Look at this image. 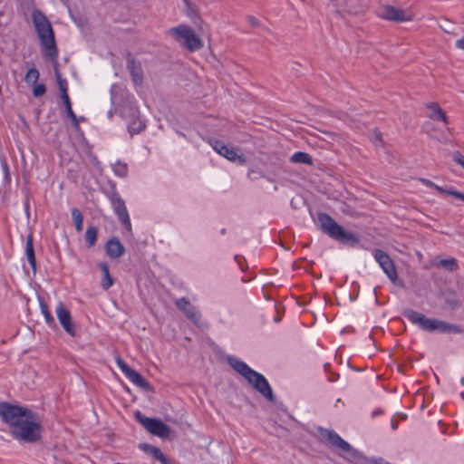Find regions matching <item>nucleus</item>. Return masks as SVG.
<instances>
[{"instance_id":"22","label":"nucleus","mask_w":464,"mask_h":464,"mask_svg":"<svg viewBox=\"0 0 464 464\" xmlns=\"http://www.w3.org/2000/svg\"><path fill=\"white\" fill-rule=\"evenodd\" d=\"M25 255L27 261L29 265L32 267V270L34 274L36 273V258H35V253L34 248V238L33 235L30 234L26 237V244H25Z\"/></svg>"},{"instance_id":"51","label":"nucleus","mask_w":464,"mask_h":464,"mask_svg":"<svg viewBox=\"0 0 464 464\" xmlns=\"http://www.w3.org/2000/svg\"><path fill=\"white\" fill-rule=\"evenodd\" d=\"M330 2H337V0H329Z\"/></svg>"},{"instance_id":"31","label":"nucleus","mask_w":464,"mask_h":464,"mask_svg":"<svg viewBox=\"0 0 464 464\" xmlns=\"http://www.w3.org/2000/svg\"><path fill=\"white\" fill-rule=\"evenodd\" d=\"M114 174L120 178H125L128 175V166L126 163L117 161L113 166Z\"/></svg>"},{"instance_id":"34","label":"nucleus","mask_w":464,"mask_h":464,"mask_svg":"<svg viewBox=\"0 0 464 464\" xmlns=\"http://www.w3.org/2000/svg\"><path fill=\"white\" fill-rule=\"evenodd\" d=\"M57 83L60 91V96L68 94L67 81L63 79L60 74L56 72Z\"/></svg>"},{"instance_id":"41","label":"nucleus","mask_w":464,"mask_h":464,"mask_svg":"<svg viewBox=\"0 0 464 464\" xmlns=\"http://www.w3.org/2000/svg\"><path fill=\"white\" fill-rule=\"evenodd\" d=\"M242 259H243V256H241L239 255L235 256V261L238 264V266L241 268V270L244 271L245 268H244L243 264L241 262Z\"/></svg>"},{"instance_id":"12","label":"nucleus","mask_w":464,"mask_h":464,"mask_svg":"<svg viewBox=\"0 0 464 464\" xmlns=\"http://www.w3.org/2000/svg\"><path fill=\"white\" fill-rule=\"evenodd\" d=\"M210 144L215 151L228 160L237 162L241 165L246 163V158L244 154L239 153V149L228 147L222 140H218L210 141Z\"/></svg>"},{"instance_id":"15","label":"nucleus","mask_w":464,"mask_h":464,"mask_svg":"<svg viewBox=\"0 0 464 464\" xmlns=\"http://www.w3.org/2000/svg\"><path fill=\"white\" fill-rule=\"evenodd\" d=\"M337 14L344 16L345 14H359L364 11L362 0H341L336 3ZM366 8V5H365Z\"/></svg>"},{"instance_id":"21","label":"nucleus","mask_w":464,"mask_h":464,"mask_svg":"<svg viewBox=\"0 0 464 464\" xmlns=\"http://www.w3.org/2000/svg\"><path fill=\"white\" fill-rule=\"evenodd\" d=\"M126 377L133 384L143 389L144 391L151 392L153 390L150 383L148 381H146L140 372L133 369L126 375Z\"/></svg>"},{"instance_id":"35","label":"nucleus","mask_w":464,"mask_h":464,"mask_svg":"<svg viewBox=\"0 0 464 464\" xmlns=\"http://www.w3.org/2000/svg\"><path fill=\"white\" fill-rule=\"evenodd\" d=\"M116 363L125 376L132 370L121 357L116 358Z\"/></svg>"},{"instance_id":"36","label":"nucleus","mask_w":464,"mask_h":464,"mask_svg":"<svg viewBox=\"0 0 464 464\" xmlns=\"http://www.w3.org/2000/svg\"><path fill=\"white\" fill-rule=\"evenodd\" d=\"M46 92V87L44 83L36 84L33 89L34 97H41Z\"/></svg>"},{"instance_id":"24","label":"nucleus","mask_w":464,"mask_h":464,"mask_svg":"<svg viewBox=\"0 0 464 464\" xmlns=\"http://www.w3.org/2000/svg\"><path fill=\"white\" fill-rule=\"evenodd\" d=\"M98 267L103 274L101 282L102 287L104 290H108L113 285V279L109 272V266L106 262H101L98 264Z\"/></svg>"},{"instance_id":"26","label":"nucleus","mask_w":464,"mask_h":464,"mask_svg":"<svg viewBox=\"0 0 464 464\" xmlns=\"http://www.w3.org/2000/svg\"><path fill=\"white\" fill-rule=\"evenodd\" d=\"M97 237H98V228L94 226L88 227L87 230L85 232V242H86V246L89 248L92 247L96 244Z\"/></svg>"},{"instance_id":"49","label":"nucleus","mask_w":464,"mask_h":464,"mask_svg":"<svg viewBox=\"0 0 464 464\" xmlns=\"http://www.w3.org/2000/svg\"><path fill=\"white\" fill-rule=\"evenodd\" d=\"M252 173H256V172H255L254 170H251V171L248 173V176H249V178H251V179H253V178L251 177V174H252Z\"/></svg>"},{"instance_id":"40","label":"nucleus","mask_w":464,"mask_h":464,"mask_svg":"<svg viewBox=\"0 0 464 464\" xmlns=\"http://www.w3.org/2000/svg\"><path fill=\"white\" fill-rule=\"evenodd\" d=\"M455 46L459 49V50H463L464 51V36L458 39L455 43Z\"/></svg>"},{"instance_id":"39","label":"nucleus","mask_w":464,"mask_h":464,"mask_svg":"<svg viewBox=\"0 0 464 464\" xmlns=\"http://www.w3.org/2000/svg\"><path fill=\"white\" fill-rule=\"evenodd\" d=\"M450 196L464 201V193L458 191V190L454 189L453 188H452L451 191H450Z\"/></svg>"},{"instance_id":"38","label":"nucleus","mask_w":464,"mask_h":464,"mask_svg":"<svg viewBox=\"0 0 464 464\" xmlns=\"http://www.w3.org/2000/svg\"><path fill=\"white\" fill-rule=\"evenodd\" d=\"M453 160L464 169V157L460 152L456 151L453 154Z\"/></svg>"},{"instance_id":"20","label":"nucleus","mask_w":464,"mask_h":464,"mask_svg":"<svg viewBox=\"0 0 464 464\" xmlns=\"http://www.w3.org/2000/svg\"><path fill=\"white\" fill-rule=\"evenodd\" d=\"M425 106L430 111V113L428 115L430 119L443 121L445 124L449 123V119L445 111L440 107L439 103L428 102Z\"/></svg>"},{"instance_id":"46","label":"nucleus","mask_w":464,"mask_h":464,"mask_svg":"<svg viewBox=\"0 0 464 464\" xmlns=\"http://www.w3.org/2000/svg\"><path fill=\"white\" fill-rule=\"evenodd\" d=\"M384 462H386V461L384 459H380L378 460V464H384Z\"/></svg>"},{"instance_id":"28","label":"nucleus","mask_w":464,"mask_h":464,"mask_svg":"<svg viewBox=\"0 0 464 464\" xmlns=\"http://www.w3.org/2000/svg\"><path fill=\"white\" fill-rule=\"evenodd\" d=\"M41 312L44 316L45 322L48 325L52 326L55 324L53 315L51 314L47 304L44 299L39 298Z\"/></svg>"},{"instance_id":"47","label":"nucleus","mask_w":464,"mask_h":464,"mask_svg":"<svg viewBox=\"0 0 464 464\" xmlns=\"http://www.w3.org/2000/svg\"><path fill=\"white\" fill-rule=\"evenodd\" d=\"M220 233H221L222 235H225V234H226V228H222V229H221V231H220Z\"/></svg>"},{"instance_id":"44","label":"nucleus","mask_w":464,"mask_h":464,"mask_svg":"<svg viewBox=\"0 0 464 464\" xmlns=\"http://www.w3.org/2000/svg\"><path fill=\"white\" fill-rule=\"evenodd\" d=\"M376 140L382 142V133L380 131L376 133Z\"/></svg>"},{"instance_id":"13","label":"nucleus","mask_w":464,"mask_h":464,"mask_svg":"<svg viewBox=\"0 0 464 464\" xmlns=\"http://www.w3.org/2000/svg\"><path fill=\"white\" fill-rule=\"evenodd\" d=\"M373 256L376 262L380 265L388 278L395 283L398 279V274L395 265L390 256L381 249H375Z\"/></svg>"},{"instance_id":"2","label":"nucleus","mask_w":464,"mask_h":464,"mask_svg":"<svg viewBox=\"0 0 464 464\" xmlns=\"http://www.w3.org/2000/svg\"><path fill=\"white\" fill-rule=\"evenodd\" d=\"M228 364L241 376H243L252 387L258 392L265 399L274 402L276 397L273 390L266 377L250 368L245 362L236 357L228 358Z\"/></svg>"},{"instance_id":"30","label":"nucleus","mask_w":464,"mask_h":464,"mask_svg":"<svg viewBox=\"0 0 464 464\" xmlns=\"http://www.w3.org/2000/svg\"><path fill=\"white\" fill-rule=\"evenodd\" d=\"M437 266L443 267L444 269L450 272L456 271L459 267L457 260L453 257L448 259H441L439 262V264H437Z\"/></svg>"},{"instance_id":"33","label":"nucleus","mask_w":464,"mask_h":464,"mask_svg":"<svg viewBox=\"0 0 464 464\" xmlns=\"http://www.w3.org/2000/svg\"><path fill=\"white\" fill-rule=\"evenodd\" d=\"M39 72L36 68H30L25 74L24 81L28 84H35L39 79Z\"/></svg>"},{"instance_id":"4","label":"nucleus","mask_w":464,"mask_h":464,"mask_svg":"<svg viewBox=\"0 0 464 464\" xmlns=\"http://www.w3.org/2000/svg\"><path fill=\"white\" fill-rule=\"evenodd\" d=\"M317 221L321 230L334 240L352 247L360 243L357 234L345 230L327 213H318Z\"/></svg>"},{"instance_id":"7","label":"nucleus","mask_w":464,"mask_h":464,"mask_svg":"<svg viewBox=\"0 0 464 464\" xmlns=\"http://www.w3.org/2000/svg\"><path fill=\"white\" fill-rule=\"evenodd\" d=\"M321 436L328 441L331 447L338 449L343 452L350 453L352 459L357 464H365V457L357 450L353 449L347 441L342 439L333 430L319 429Z\"/></svg>"},{"instance_id":"6","label":"nucleus","mask_w":464,"mask_h":464,"mask_svg":"<svg viewBox=\"0 0 464 464\" xmlns=\"http://www.w3.org/2000/svg\"><path fill=\"white\" fill-rule=\"evenodd\" d=\"M165 34L189 52H196L203 47L202 39L196 34L192 27L187 24H181L170 27L166 30Z\"/></svg>"},{"instance_id":"25","label":"nucleus","mask_w":464,"mask_h":464,"mask_svg":"<svg viewBox=\"0 0 464 464\" xmlns=\"http://www.w3.org/2000/svg\"><path fill=\"white\" fill-rule=\"evenodd\" d=\"M290 161L293 163H302L306 165L313 164L312 157L308 153L303 151L294 153L290 158Z\"/></svg>"},{"instance_id":"16","label":"nucleus","mask_w":464,"mask_h":464,"mask_svg":"<svg viewBox=\"0 0 464 464\" xmlns=\"http://www.w3.org/2000/svg\"><path fill=\"white\" fill-rule=\"evenodd\" d=\"M176 306L182 311L187 318L190 320L194 324L200 326L201 324V314L196 306L190 304V302L185 298H179L175 302Z\"/></svg>"},{"instance_id":"1","label":"nucleus","mask_w":464,"mask_h":464,"mask_svg":"<svg viewBox=\"0 0 464 464\" xmlns=\"http://www.w3.org/2000/svg\"><path fill=\"white\" fill-rule=\"evenodd\" d=\"M0 419L8 426L10 435L22 443H35L42 440L44 427L38 414L32 410L0 402Z\"/></svg>"},{"instance_id":"48","label":"nucleus","mask_w":464,"mask_h":464,"mask_svg":"<svg viewBox=\"0 0 464 464\" xmlns=\"http://www.w3.org/2000/svg\"><path fill=\"white\" fill-rule=\"evenodd\" d=\"M78 120H79V122H80L81 121H85V118L84 117H80V118H78Z\"/></svg>"},{"instance_id":"43","label":"nucleus","mask_w":464,"mask_h":464,"mask_svg":"<svg viewBox=\"0 0 464 464\" xmlns=\"http://www.w3.org/2000/svg\"><path fill=\"white\" fill-rule=\"evenodd\" d=\"M446 33L453 34V25L449 24L447 27L443 28Z\"/></svg>"},{"instance_id":"3","label":"nucleus","mask_w":464,"mask_h":464,"mask_svg":"<svg viewBox=\"0 0 464 464\" xmlns=\"http://www.w3.org/2000/svg\"><path fill=\"white\" fill-rule=\"evenodd\" d=\"M33 24L34 25L43 53L46 57L53 58L57 55V48L54 39V32L50 21L40 10H34L32 14Z\"/></svg>"},{"instance_id":"11","label":"nucleus","mask_w":464,"mask_h":464,"mask_svg":"<svg viewBox=\"0 0 464 464\" xmlns=\"http://www.w3.org/2000/svg\"><path fill=\"white\" fill-rule=\"evenodd\" d=\"M121 115L123 117L130 118V121L128 123V131L132 137L135 134L140 133L146 128V123L140 117V111L138 108L132 104H128L123 107L121 111Z\"/></svg>"},{"instance_id":"29","label":"nucleus","mask_w":464,"mask_h":464,"mask_svg":"<svg viewBox=\"0 0 464 464\" xmlns=\"http://www.w3.org/2000/svg\"><path fill=\"white\" fill-rule=\"evenodd\" d=\"M420 181L426 187L434 188L440 194H446V195L450 196V191H451V189H452V187L443 188V187H440V186L435 184L434 182H432L431 180H430L428 179H420Z\"/></svg>"},{"instance_id":"17","label":"nucleus","mask_w":464,"mask_h":464,"mask_svg":"<svg viewBox=\"0 0 464 464\" xmlns=\"http://www.w3.org/2000/svg\"><path fill=\"white\" fill-rule=\"evenodd\" d=\"M139 449L160 464H176L174 460L169 459L160 448L154 445L143 442L139 444Z\"/></svg>"},{"instance_id":"5","label":"nucleus","mask_w":464,"mask_h":464,"mask_svg":"<svg viewBox=\"0 0 464 464\" xmlns=\"http://www.w3.org/2000/svg\"><path fill=\"white\" fill-rule=\"evenodd\" d=\"M403 315L411 324L426 332H439L443 334H461L463 332L461 326L458 324H450L439 319L428 318L423 314L412 309L405 310Z\"/></svg>"},{"instance_id":"19","label":"nucleus","mask_w":464,"mask_h":464,"mask_svg":"<svg viewBox=\"0 0 464 464\" xmlns=\"http://www.w3.org/2000/svg\"><path fill=\"white\" fill-rule=\"evenodd\" d=\"M127 69L135 85H141L143 82V71L140 60H128Z\"/></svg>"},{"instance_id":"27","label":"nucleus","mask_w":464,"mask_h":464,"mask_svg":"<svg viewBox=\"0 0 464 464\" xmlns=\"http://www.w3.org/2000/svg\"><path fill=\"white\" fill-rule=\"evenodd\" d=\"M71 212L72 218L75 226V229L77 230V232H81L82 230L83 216L81 210L77 208H73Z\"/></svg>"},{"instance_id":"8","label":"nucleus","mask_w":464,"mask_h":464,"mask_svg":"<svg viewBox=\"0 0 464 464\" xmlns=\"http://www.w3.org/2000/svg\"><path fill=\"white\" fill-rule=\"evenodd\" d=\"M109 185L110 190L106 191V196L109 198L119 221L128 231H130L131 224L125 202L118 193L115 183L113 181H110Z\"/></svg>"},{"instance_id":"18","label":"nucleus","mask_w":464,"mask_h":464,"mask_svg":"<svg viewBox=\"0 0 464 464\" xmlns=\"http://www.w3.org/2000/svg\"><path fill=\"white\" fill-rule=\"evenodd\" d=\"M104 249H105L106 255L109 257L113 258V259L123 256L125 253L124 246L115 237H111V239H109L107 241V243L105 244Z\"/></svg>"},{"instance_id":"50","label":"nucleus","mask_w":464,"mask_h":464,"mask_svg":"<svg viewBox=\"0 0 464 464\" xmlns=\"http://www.w3.org/2000/svg\"><path fill=\"white\" fill-rule=\"evenodd\" d=\"M185 3L188 5L190 4L189 0H185Z\"/></svg>"},{"instance_id":"37","label":"nucleus","mask_w":464,"mask_h":464,"mask_svg":"<svg viewBox=\"0 0 464 464\" xmlns=\"http://www.w3.org/2000/svg\"><path fill=\"white\" fill-rule=\"evenodd\" d=\"M246 22L251 28H258L261 26L260 20L254 15H248L246 17Z\"/></svg>"},{"instance_id":"32","label":"nucleus","mask_w":464,"mask_h":464,"mask_svg":"<svg viewBox=\"0 0 464 464\" xmlns=\"http://www.w3.org/2000/svg\"><path fill=\"white\" fill-rule=\"evenodd\" d=\"M445 304L452 310H455L460 306V302L457 298L455 293H449L446 295Z\"/></svg>"},{"instance_id":"42","label":"nucleus","mask_w":464,"mask_h":464,"mask_svg":"<svg viewBox=\"0 0 464 464\" xmlns=\"http://www.w3.org/2000/svg\"><path fill=\"white\" fill-rule=\"evenodd\" d=\"M339 378V374L338 373H333L331 376H329L328 380L329 382H336Z\"/></svg>"},{"instance_id":"14","label":"nucleus","mask_w":464,"mask_h":464,"mask_svg":"<svg viewBox=\"0 0 464 464\" xmlns=\"http://www.w3.org/2000/svg\"><path fill=\"white\" fill-rule=\"evenodd\" d=\"M56 314L60 324L63 326L64 331L72 337L76 336L75 325L72 323V318L70 311L64 306L63 304L60 303L56 307Z\"/></svg>"},{"instance_id":"45","label":"nucleus","mask_w":464,"mask_h":464,"mask_svg":"<svg viewBox=\"0 0 464 464\" xmlns=\"http://www.w3.org/2000/svg\"><path fill=\"white\" fill-rule=\"evenodd\" d=\"M392 430H397V428H398L397 423H396V422H394L393 420L392 421Z\"/></svg>"},{"instance_id":"23","label":"nucleus","mask_w":464,"mask_h":464,"mask_svg":"<svg viewBox=\"0 0 464 464\" xmlns=\"http://www.w3.org/2000/svg\"><path fill=\"white\" fill-rule=\"evenodd\" d=\"M60 97L63 102V104L64 105L66 116L72 121V127L75 130H79V120L78 117L75 115L74 111H72L69 94L61 95Z\"/></svg>"},{"instance_id":"9","label":"nucleus","mask_w":464,"mask_h":464,"mask_svg":"<svg viewBox=\"0 0 464 464\" xmlns=\"http://www.w3.org/2000/svg\"><path fill=\"white\" fill-rule=\"evenodd\" d=\"M134 418L150 434L161 439H167L170 436L171 428L165 424L161 420L156 418H149L140 411H137L134 413Z\"/></svg>"},{"instance_id":"10","label":"nucleus","mask_w":464,"mask_h":464,"mask_svg":"<svg viewBox=\"0 0 464 464\" xmlns=\"http://www.w3.org/2000/svg\"><path fill=\"white\" fill-rule=\"evenodd\" d=\"M379 16L384 20L402 23L414 20V13L411 9H401L391 5L381 7Z\"/></svg>"}]
</instances>
